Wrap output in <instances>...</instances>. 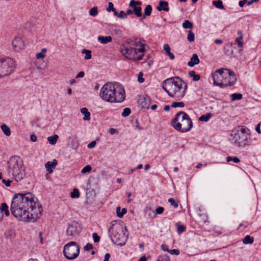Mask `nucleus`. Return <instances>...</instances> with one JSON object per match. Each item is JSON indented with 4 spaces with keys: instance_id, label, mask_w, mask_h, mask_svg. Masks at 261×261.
I'll use <instances>...</instances> for the list:
<instances>
[{
    "instance_id": "obj_1",
    "label": "nucleus",
    "mask_w": 261,
    "mask_h": 261,
    "mask_svg": "<svg viewBox=\"0 0 261 261\" xmlns=\"http://www.w3.org/2000/svg\"><path fill=\"white\" fill-rule=\"evenodd\" d=\"M11 211L20 221L35 222L42 215V208L36 198L30 193L17 194L13 197Z\"/></svg>"
},
{
    "instance_id": "obj_2",
    "label": "nucleus",
    "mask_w": 261,
    "mask_h": 261,
    "mask_svg": "<svg viewBox=\"0 0 261 261\" xmlns=\"http://www.w3.org/2000/svg\"><path fill=\"white\" fill-rule=\"evenodd\" d=\"M105 101L110 102H121L125 99V91L118 83L108 82L101 88L99 94Z\"/></svg>"
},
{
    "instance_id": "obj_3",
    "label": "nucleus",
    "mask_w": 261,
    "mask_h": 261,
    "mask_svg": "<svg viewBox=\"0 0 261 261\" xmlns=\"http://www.w3.org/2000/svg\"><path fill=\"white\" fill-rule=\"evenodd\" d=\"M182 79L178 76L169 78L165 80L162 84V88L171 97L181 98L185 94L187 85Z\"/></svg>"
},
{
    "instance_id": "obj_4",
    "label": "nucleus",
    "mask_w": 261,
    "mask_h": 261,
    "mask_svg": "<svg viewBox=\"0 0 261 261\" xmlns=\"http://www.w3.org/2000/svg\"><path fill=\"white\" fill-rule=\"evenodd\" d=\"M7 176L16 181H19L25 176V168L22 160L18 156H12L7 163Z\"/></svg>"
},
{
    "instance_id": "obj_5",
    "label": "nucleus",
    "mask_w": 261,
    "mask_h": 261,
    "mask_svg": "<svg viewBox=\"0 0 261 261\" xmlns=\"http://www.w3.org/2000/svg\"><path fill=\"white\" fill-rule=\"evenodd\" d=\"M126 227L117 221H113L110 224L109 228V236L113 242L118 245H124L127 239V234H125Z\"/></svg>"
},
{
    "instance_id": "obj_6",
    "label": "nucleus",
    "mask_w": 261,
    "mask_h": 261,
    "mask_svg": "<svg viewBox=\"0 0 261 261\" xmlns=\"http://www.w3.org/2000/svg\"><path fill=\"white\" fill-rule=\"evenodd\" d=\"M174 127L176 130L186 132L192 127V122L188 115L184 112L178 113L173 120Z\"/></svg>"
},
{
    "instance_id": "obj_7",
    "label": "nucleus",
    "mask_w": 261,
    "mask_h": 261,
    "mask_svg": "<svg viewBox=\"0 0 261 261\" xmlns=\"http://www.w3.org/2000/svg\"><path fill=\"white\" fill-rule=\"evenodd\" d=\"M121 51L128 59L139 61L141 60L144 56L145 49V47L136 48L126 43L121 46Z\"/></svg>"
},
{
    "instance_id": "obj_8",
    "label": "nucleus",
    "mask_w": 261,
    "mask_h": 261,
    "mask_svg": "<svg viewBox=\"0 0 261 261\" xmlns=\"http://www.w3.org/2000/svg\"><path fill=\"white\" fill-rule=\"evenodd\" d=\"M232 141L237 146L243 147L251 144L250 135L248 133L245 128L242 127L236 132L233 131Z\"/></svg>"
},
{
    "instance_id": "obj_9",
    "label": "nucleus",
    "mask_w": 261,
    "mask_h": 261,
    "mask_svg": "<svg viewBox=\"0 0 261 261\" xmlns=\"http://www.w3.org/2000/svg\"><path fill=\"white\" fill-rule=\"evenodd\" d=\"M79 253L80 246L75 242H70L64 247L63 253L68 259L72 260L76 258Z\"/></svg>"
},
{
    "instance_id": "obj_10",
    "label": "nucleus",
    "mask_w": 261,
    "mask_h": 261,
    "mask_svg": "<svg viewBox=\"0 0 261 261\" xmlns=\"http://www.w3.org/2000/svg\"><path fill=\"white\" fill-rule=\"evenodd\" d=\"M15 67L14 61L12 59H0V77L10 74Z\"/></svg>"
},
{
    "instance_id": "obj_11",
    "label": "nucleus",
    "mask_w": 261,
    "mask_h": 261,
    "mask_svg": "<svg viewBox=\"0 0 261 261\" xmlns=\"http://www.w3.org/2000/svg\"><path fill=\"white\" fill-rule=\"evenodd\" d=\"M225 70L227 71L228 73L223 79L222 82L218 84V86L221 88H224L234 85L237 82V79L235 73L229 69L225 68Z\"/></svg>"
},
{
    "instance_id": "obj_12",
    "label": "nucleus",
    "mask_w": 261,
    "mask_h": 261,
    "mask_svg": "<svg viewBox=\"0 0 261 261\" xmlns=\"http://www.w3.org/2000/svg\"><path fill=\"white\" fill-rule=\"evenodd\" d=\"M82 227L81 224L76 221H72L69 223L66 229L67 236L72 238L79 235L81 232Z\"/></svg>"
},
{
    "instance_id": "obj_13",
    "label": "nucleus",
    "mask_w": 261,
    "mask_h": 261,
    "mask_svg": "<svg viewBox=\"0 0 261 261\" xmlns=\"http://www.w3.org/2000/svg\"><path fill=\"white\" fill-rule=\"evenodd\" d=\"M225 68H221L215 71L212 75V78L214 81V85L218 86V84L222 82L225 73L224 72Z\"/></svg>"
},
{
    "instance_id": "obj_14",
    "label": "nucleus",
    "mask_w": 261,
    "mask_h": 261,
    "mask_svg": "<svg viewBox=\"0 0 261 261\" xmlns=\"http://www.w3.org/2000/svg\"><path fill=\"white\" fill-rule=\"evenodd\" d=\"M12 44L14 49L17 51L24 48L25 46L24 41L19 37H16L14 39Z\"/></svg>"
},
{
    "instance_id": "obj_15",
    "label": "nucleus",
    "mask_w": 261,
    "mask_h": 261,
    "mask_svg": "<svg viewBox=\"0 0 261 261\" xmlns=\"http://www.w3.org/2000/svg\"><path fill=\"white\" fill-rule=\"evenodd\" d=\"M127 43L133 47L140 46L141 47H144L145 45L144 40L138 38H133Z\"/></svg>"
},
{
    "instance_id": "obj_16",
    "label": "nucleus",
    "mask_w": 261,
    "mask_h": 261,
    "mask_svg": "<svg viewBox=\"0 0 261 261\" xmlns=\"http://www.w3.org/2000/svg\"><path fill=\"white\" fill-rule=\"evenodd\" d=\"M57 165V161L54 160L53 162L48 161L45 164V167L46 170L49 173H51L53 171V169L55 168Z\"/></svg>"
},
{
    "instance_id": "obj_17",
    "label": "nucleus",
    "mask_w": 261,
    "mask_h": 261,
    "mask_svg": "<svg viewBox=\"0 0 261 261\" xmlns=\"http://www.w3.org/2000/svg\"><path fill=\"white\" fill-rule=\"evenodd\" d=\"M156 9L159 11H161L164 10L165 11L168 12L169 10V8L168 7V3L164 1H160L159 3V6L156 7Z\"/></svg>"
},
{
    "instance_id": "obj_18",
    "label": "nucleus",
    "mask_w": 261,
    "mask_h": 261,
    "mask_svg": "<svg viewBox=\"0 0 261 261\" xmlns=\"http://www.w3.org/2000/svg\"><path fill=\"white\" fill-rule=\"evenodd\" d=\"M200 60L197 54H194L192 55L190 61L188 63V65L189 67H192L195 65H197L199 63Z\"/></svg>"
},
{
    "instance_id": "obj_19",
    "label": "nucleus",
    "mask_w": 261,
    "mask_h": 261,
    "mask_svg": "<svg viewBox=\"0 0 261 261\" xmlns=\"http://www.w3.org/2000/svg\"><path fill=\"white\" fill-rule=\"evenodd\" d=\"M98 40L100 41L101 44H107L109 42H111L112 41V38L111 36H101L98 37Z\"/></svg>"
},
{
    "instance_id": "obj_20",
    "label": "nucleus",
    "mask_w": 261,
    "mask_h": 261,
    "mask_svg": "<svg viewBox=\"0 0 261 261\" xmlns=\"http://www.w3.org/2000/svg\"><path fill=\"white\" fill-rule=\"evenodd\" d=\"M81 112L84 115L83 119L84 120H90V113L86 108H83L81 109Z\"/></svg>"
},
{
    "instance_id": "obj_21",
    "label": "nucleus",
    "mask_w": 261,
    "mask_h": 261,
    "mask_svg": "<svg viewBox=\"0 0 261 261\" xmlns=\"http://www.w3.org/2000/svg\"><path fill=\"white\" fill-rule=\"evenodd\" d=\"M238 34H239V37L236 39V42L237 43L239 47H242L243 45V42L242 41L243 39V35L241 31H238Z\"/></svg>"
},
{
    "instance_id": "obj_22",
    "label": "nucleus",
    "mask_w": 261,
    "mask_h": 261,
    "mask_svg": "<svg viewBox=\"0 0 261 261\" xmlns=\"http://www.w3.org/2000/svg\"><path fill=\"white\" fill-rule=\"evenodd\" d=\"M1 128L4 134L7 136H9L11 135V130L10 128L6 124H3L1 125Z\"/></svg>"
},
{
    "instance_id": "obj_23",
    "label": "nucleus",
    "mask_w": 261,
    "mask_h": 261,
    "mask_svg": "<svg viewBox=\"0 0 261 261\" xmlns=\"http://www.w3.org/2000/svg\"><path fill=\"white\" fill-rule=\"evenodd\" d=\"M58 138L59 136L58 135H54V136L48 137L47 138V140L49 144L55 145L57 143Z\"/></svg>"
},
{
    "instance_id": "obj_24",
    "label": "nucleus",
    "mask_w": 261,
    "mask_h": 261,
    "mask_svg": "<svg viewBox=\"0 0 261 261\" xmlns=\"http://www.w3.org/2000/svg\"><path fill=\"white\" fill-rule=\"evenodd\" d=\"M182 27L185 29H192L193 28V24L189 20H186L182 24Z\"/></svg>"
},
{
    "instance_id": "obj_25",
    "label": "nucleus",
    "mask_w": 261,
    "mask_h": 261,
    "mask_svg": "<svg viewBox=\"0 0 261 261\" xmlns=\"http://www.w3.org/2000/svg\"><path fill=\"white\" fill-rule=\"evenodd\" d=\"M120 207H117L116 208V213H117V216L119 217V218H122L123 215L126 213L127 212V210L126 208H123L122 209V211H121L120 212Z\"/></svg>"
},
{
    "instance_id": "obj_26",
    "label": "nucleus",
    "mask_w": 261,
    "mask_h": 261,
    "mask_svg": "<svg viewBox=\"0 0 261 261\" xmlns=\"http://www.w3.org/2000/svg\"><path fill=\"white\" fill-rule=\"evenodd\" d=\"M254 238L249 235L246 236L243 240V242L245 244H251L253 243Z\"/></svg>"
},
{
    "instance_id": "obj_27",
    "label": "nucleus",
    "mask_w": 261,
    "mask_h": 261,
    "mask_svg": "<svg viewBox=\"0 0 261 261\" xmlns=\"http://www.w3.org/2000/svg\"><path fill=\"white\" fill-rule=\"evenodd\" d=\"M47 49L45 48H43L41 49V51L40 53H38L36 54V57L37 59H44L45 58V53L46 52Z\"/></svg>"
},
{
    "instance_id": "obj_28",
    "label": "nucleus",
    "mask_w": 261,
    "mask_h": 261,
    "mask_svg": "<svg viewBox=\"0 0 261 261\" xmlns=\"http://www.w3.org/2000/svg\"><path fill=\"white\" fill-rule=\"evenodd\" d=\"M189 75L193 77V80L194 81H198L200 79V76L198 74H196L195 72L193 70L189 71Z\"/></svg>"
},
{
    "instance_id": "obj_29",
    "label": "nucleus",
    "mask_w": 261,
    "mask_h": 261,
    "mask_svg": "<svg viewBox=\"0 0 261 261\" xmlns=\"http://www.w3.org/2000/svg\"><path fill=\"white\" fill-rule=\"evenodd\" d=\"M212 116L211 113H207L206 115H203L199 118V120L200 121H207Z\"/></svg>"
},
{
    "instance_id": "obj_30",
    "label": "nucleus",
    "mask_w": 261,
    "mask_h": 261,
    "mask_svg": "<svg viewBox=\"0 0 261 261\" xmlns=\"http://www.w3.org/2000/svg\"><path fill=\"white\" fill-rule=\"evenodd\" d=\"M151 6L150 5H147L144 10V16H143V18H145V16H149L151 13Z\"/></svg>"
},
{
    "instance_id": "obj_31",
    "label": "nucleus",
    "mask_w": 261,
    "mask_h": 261,
    "mask_svg": "<svg viewBox=\"0 0 261 261\" xmlns=\"http://www.w3.org/2000/svg\"><path fill=\"white\" fill-rule=\"evenodd\" d=\"M142 8L140 7H135L134 8H133V11L135 13V14L137 17H141L142 16Z\"/></svg>"
},
{
    "instance_id": "obj_32",
    "label": "nucleus",
    "mask_w": 261,
    "mask_h": 261,
    "mask_svg": "<svg viewBox=\"0 0 261 261\" xmlns=\"http://www.w3.org/2000/svg\"><path fill=\"white\" fill-rule=\"evenodd\" d=\"M187 40L190 42H193L194 41L195 34L192 31H189V33H188V36H187Z\"/></svg>"
},
{
    "instance_id": "obj_33",
    "label": "nucleus",
    "mask_w": 261,
    "mask_h": 261,
    "mask_svg": "<svg viewBox=\"0 0 261 261\" xmlns=\"http://www.w3.org/2000/svg\"><path fill=\"white\" fill-rule=\"evenodd\" d=\"M82 53L83 54H85V59L86 60H89L91 58V51L90 50L84 49Z\"/></svg>"
},
{
    "instance_id": "obj_34",
    "label": "nucleus",
    "mask_w": 261,
    "mask_h": 261,
    "mask_svg": "<svg viewBox=\"0 0 261 261\" xmlns=\"http://www.w3.org/2000/svg\"><path fill=\"white\" fill-rule=\"evenodd\" d=\"M213 4L217 8L221 9H224V6L223 5L222 2L220 0L217 1H213Z\"/></svg>"
},
{
    "instance_id": "obj_35",
    "label": "nucleus",
    "mask_w": 261,
    "mask_h": 261,
    "mask_svg": "<svg viewBox=\"0 0 261 261\" xmlns=\"http://www.w3.org/2000/svg\"><path fill=\"white\" fill-rule=\"evenodd\" d=\"M70 196L72 198H79L80 196V193L77 189L74 188L72 192L71 193Z\"/></svg>"
},
{
    "instance_id": "obj_36",
    "label": "nucleus",
    "mask_w": 261,
    "mask_h": 261,
    "mask_svg": "<svg viewBox=\"0 0 261 261\" xmlns=\"http://www.w3.org/2000/svg\"><path fill=\"white\" fill-rule=\"evenodd\" d=\"M156 261H170L169 257L166 254L161 255L158 258Z\"/></svg>"
},
{
    "instance_id": "obj_37",
    "label": "nucleus",
    "mask_w": 261,
    "mask_h": 261,
    "mask_svg": "<svg viewBox=\"0 0 261 261\" xmlns=\"http://www.w3.org/2000/svg\"><path fill=\"white\" fill-rule=\"evenodd\" d=\"M243 95L241 93H233L231 95L232 100H240L242 98Z\"/></svg>"
},
{
    "instance_id": "obj_38",
    "label": "nucleus",
    "mask_w": 261,
    "mask_h": 261,
    "mask_svg": "<svg viewBox=\"0 0 261 261\" xmlns=\"http://www.w3.org/2000/svg\"><path fill=\"white\" fill-rule=\"evenodd\" d=\"M185 106V103L183 102H172L171 107L172 108L180 107L183 108Z\"/></svg>"
},
{
    "instance_id": "obj_39",
    "label": "nucleus",
    "mask_w": 261,
    "mask_h": 261,
    "mask_svg": "<svg viewBox=\"0 0 261 261\" xmlns=\"http://www.w3.org/2000/svg\"><path fill=\"white\" fill-rule=\"evenodd\" d=\"M98 14L97 8L96 7H94L91 8L89 11V14L91 16H95L97 15Z\"/></svg>"
},
{
    "instance_id": "obj_40",
    "label": "nucleus",
    "mask_w": 261,
    "mask_h": 261,
    "mask_svg": "<svg viewBox=\"0 0 261 261\" xmlns=\"http://www.w3.org/2000/svg\"><path fill=\"white\" fill-rule=\"evenodd\" d=\"M130 113H131L130 109L128 108H126L123 110V111L122 113V116L124 117H127V116H129V115L130 114Z\"/></svg>"
},
{
    "instance_id": "obj_41",
    "label": "nucleus",
    "mask_w": 261,
    "mask_h": 261,
    "mask_svg": "<svg viewBox=\"0 0 261 261\" xmlns=\"http://www.w3.org/2000/svg\"><path fill=\"white\" fill-rule=\"evenodd\" d=\"M168 201L170 203V204L172 206H173L174 208H177L178 207V203L175 202V200L173 198H169Z\"/></svg>"
},
{
    "instance_id": "obj_42",
    "label": "nucleus",
    "mask_w": 261,
    "mask_h": 261,
    "mask_svg": "<svg viewBox=\"0 0 261 261\" xmlns=\"http://www.w3.org/2000/svg\"><path fill=\"white\" fill-rule=\"evenodd\" d=\"M92 169L91 166L87 165L85 166L81 171V172L83 174L86 173L87 172H90Z\"/></svg>"
},
{
    "instance_id": "obj_43",
    "label": "nucleus",
    "mask_w": 261,
    "mask_h": 261,
    "mask_svg": "<svg viewBox=\"0 0 261 261\" xmlns=\"http://www.w3.org/2000/svg\"><path fill=\"white\" fill-rule=\"evenodd\" d=\"M177 226V231L178 233H181L185 231L186 227L184 225H179L178 223L176 224Z\"/></svg>"
},
{
    "instance_id": "obj_44",
    "label": "nucleus",
    "mask_w": 261,
    "mask_h": 261,
    "mask_svg": "<svg viewBox=\"0 0 261 261\" xmlns=\"http://www.w3.org/2000/svg\"><path fill=\"white\" fill-rule=\"evenodd\" d=\"M115 9L113 4L112 2H109L108 3V7L107 8V11L108 12L114 11Z\"/></svg>"
},
{
    "instance_id": "obj_45",
    "label": "nucleus",
    "mask_w": 261,
    "mask_h": 261,
    "mask_svg": "<svg viewBox=\"0 0 261 261\" xmlns=\"http://www.w3.org/2000/svg\"><path fill=\"white\" fill-rule=\"evenodd\" d=\"M143 74L142 72H140L138 76V81L140 83H142L144 82V79L143 77Z\"/></svg>"
},
{
    "instance_id": "obj_46",
    "label": "nucleus",
    "mask_w": 261,
    "mask_h": 261,
    "mask_svg": "<svg viewBox=\"0 0 261 261\" xmlns=\"http://www.w3.org/2000/svg\"><path fill=\"white\" fill-rule=\"evenodd\" d=\"M93 239L95 243H97L100 240V237L97 235L96 232L93 233Z\"/></svg>"
},
{
    "instance_id": "obj_47",
    "label": "nucleus",
    "mask_w": 261,
    "mask_h": 261,
    "mask_svg": "<svg viewBox=\"0 0 261 261\" xmlns=\"http://www.w3.org/2000/svg\"><path fill=\"white\" fill-rule=\"evenodd\" d=\"M12 181L13 180L10 179L6 180L3 179L2 180L3 183L7 187H9Z\"/></svg>"
},
{
    "instance_id": "obj_48",
    "label": "nucleus",
    "mask_w": 261,
    "mask_h": 261,
    "mask_svg": "<svg viewBox=\"0 0 261 261\" xmlns=\"http://www.w3.org/2000/svg\"><path fill=\"white\" fill-rule=\"evenodd\" d=\"M8 209V206L7 204L6 203H3L2 204V206L0 208V211H1L2 213H3V212H4V211H6Z\"/></svg>"
},
{
    "instance_id": "obj_49",
    "label": "nucleus",
    "mask_w": 261,
    "mask_h": 261,
    "mask_svg": "<svg viewBox=\"0 0 261 261\" xmlns=\"http://www.w3.org/2000/svg\"><path fill=\"white\" fill-rule=\"evenodd\" d=\"M168 252L171 254H175L176 255L179 254L180 253L179 250L178 249L169 250Z\"/></svg>"
},
{
    "instance_id": "obj_50",
    "label": "nucleus",
    "mask_w": 261,
    "mask_h": 261,
    "mask_svg": "<svg viewBox=\"0 0 261 261\" xmlns=\"http://www.w3.org/2000/svg\"><path fill=\"white\" fill-rule=\"evenodd\" d=\"M164 208L163 207L159 206L155 210L156 214H161L163 213Z\"/></svg>"
},
{
    "instance_id": "obj_51",
    "label": "nucleus",
    "mask_w": 261,
    "mask_h": 261,
    "mask_svg": "<svg viewBox=\"0 0 261 261\" xmlns=\"http://www.w3.org/2000/svg\"><path fill=\"white\" fill-rule=\"evenodd\" d=\"M164 49L165 51L166 54L170 52V47L168 44H165L164 45Z\"/></svg>"
},
{
    "instance_id": "obj_52",
    "label": "nucleus",
    "mask_w": 261,
    "mask_h": 261,
    "mask_svg": "<svg viewBox=\"0 0 261 261\" xmlns=\"http://www.w3.org/2000/svg\"><path fill=\"white\" fill-rule=\"evenodd\" d=\"M84 250L87 251H89L90 250H92L93 249V246L91 244H87L86 246H84Z\"/></svg>"
},
{
    "instance_id": "obj_53",
    "label": "nucleus",
    "mask_w": 261,
    "mask_h": 261,
    "mask_svg": "<svg viewBox=\"0 0 261 261\" xmlns=\"http://www.w3.org/2000/svg\"><path fill=\"white\" fill-rule=\"evenodd\" d=\"M126 14L123 11H121L119 13L118 17L120 18H126Z\"/></svg>"
},
{
    "instance_id": "obj_54",
    "label": "nucleus",
    "mask_w": 261,
    "mask_h": 261,
    "mask_svg": "<svg viewBox=\"0 0 261 261\" xmlns=\"http://www.w3.org/2000/svg\"><path fill=\"white\" fill-rule=\"evenodd\" d=\"M95 145H96V141H93L88 144V147L89 148H93L95 146Z\"/></svg>"
},
{
    "instance_id": "obj_55",
    "label": "nucleus",
    "mask_w": 261,
    "mask_h": 261,
    "mask_svg": "<svg viewBox=\"0 0 261 261\" xmlns=\"http://www.w3.org/2000/svg\"><path fill=\"white\" fill-rule=\"evenodd\" d=\"M161 248H162V249L165 251H167L168 252L169 251V249H168V247L167 245L166 244H163L161 246Z\"/></svg>"
},
{
    "instance_id": "obj_56",
    "label": "nucleus",
    "mask_w": 261,
    "mask_h": 261,
    "mask_svg": "<svg viewBox=\"0 0 261 261\" xmlns=\"http://www.w3.org/2000/svg\"><path fill=\"white\" fill-rule=\"evenodd\" d=\"M129 6L131 7L132 8H134L135 7H137V6L136 5L135 1L132 0L129 4Z\"/></svg>"
},
{
    "instance_id": "obj_57",
    "label": "nucleus",
    "mask_w": 261,
    "mask_h": 261,
    "mask_svg": "<svg viewBox=\"0 0 261 261\" xmlns=\"http://www.w3.org/2000/svg\"><path fill=\"white\" fill-rule=\"evenodd\" d=\"M30 139H31V140L33 142H35L37 141V137H36V135H35L34 134H32L31 135Z\"/></svg>"
},
{
    "instance_id": "obj_58",
    "label": "nucleus",
    "mask_w": 261,
    "mask_h": 261,
    "mask_svg": "<svg viewBox=\"0 0 261 261\" xmlns=\"http://www.w3.org/2000/svg\"><path fill=\"white\" fill-rule=\"evenodd\" d=\"M111 255L110 253H106L105 255V258L103 261H109Z\"/></svg>"
},
{
    "instance_id": "obj_59",
    "label": "nucleus",
    "mask_w": 261,
    "mask_h": 261,
    "mask_svg": "<svg viewBox=\"0 0 261 261\" xmlns=\"http://www.w3.org/2000/svg\"><path fill=\"white\" fill-rule=\"evenodd\" d=\"M85 75V73L83 71H80L76 75V78L83 77Z\"/></svg>"
},
{
    "instance_id": "obj_60",
    "label": "nucleus",
    "mask_w": 261,
    "mask_h": 261,
    "mask_svg": "<svg viewBox=\"0 0 261 261\" xmlns=\"http://www.w3.org/2000/svg\"><path fill=\"white\" fill-rule=\"evenodd\" d=\"M168 55L171 60H173L175 58L174 55L171 52L166 54Z\"/></svg>"
},
{
    "instance_id": "obj_61",
    "label": "nucleus",
    "mask_w": 261,
    "mask_h": 261,
    "mask_svg": "<svg viewBox=\"0 0 261 261\" xmlns=\"http://www.w3.org/2000/svg\"><path fill=\"white\" fill-rule=\"evenodd\" d=\"M260 124L259 123L257 125L256 127V131L258 133V134H260L261 133V131H260Z\"/></svg>"
},
{
    "instance_id": "obj_62",
    "label": "nucleus",
    "mask_w": 261,
    "mask_h": 261,
    "mask_svg": "<svg viewBox=\"0 0 261 261\" xmlns=\"http://www.w3.org/2000/svg\"><path fill=\"white\" fill-rule=\"evenodd\" d=\"M78 146H79V143L77 141H75L74 142V143L73 144V146H72V148L76 150L77 149V148L78 147Z\"/></svg>"
},
{
    "instance_id": "obj_63",
    "label": "nucleus",
    "mask_w": 261,
    "mask_h": 261,
    "mask_svg": "<svg viewBox=\"0 0 261 261\" xmlns=\"http://www.w3.org/2000/svg\"><path fill=\"white\" fill-rule=\"evenodd\" d=\"M258 1V0H251V1H250L247 2V5L248 6H250L252 4H253L254 3L257 2Z\"/></svg>"
},
{
    "instance_id": "obj_64",
    "label": "nucleus",
    "mask_w": 261,
    "mask_h": 261,
    "mask_svg": "<svg viewBox=\"0 0 261 261\" xmlns=\"http://www.w3.org/2000/svg\"><path fill=\"white\" fill-rule=\"evenodd\" d=\"M109 132H110L111 134H115V133L117 132V130H116V129H115V128H110V130H109Z\"/></svg>"
}]
</instances>
